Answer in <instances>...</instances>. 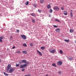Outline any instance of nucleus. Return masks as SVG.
Wrapping results in <instances>:
<instances>
[{
    "instance_id": "obj_1",
    "label": "nucleus",
    "mask_w": 76,
    "mask_h": 76,
    "mask_svg": "<svg viewBox=\"0 0 76 76\" xmlns=\"http://www.w3.org/2000/svg\"><path fill=\"white\" fill-rule=\"evenodd\" d=\"M28 65L27 64H24L22 65H21L20 66V69H23V68H25L26 66Z\"/></svg>"
},
{
    "instance_id": "obj_2",
    "label": "nucleus",
    "mask_w": 76,
    "mask_h": 76,
    "mask_svg": "<svg viewBox=\"0 0 76 76\" xmlns=\"http://www.w3.org/2000/svg\"><path fill=\"white\" fill-rule=\"evenodd\" d=\"M15 71V69H13V68L11 67L10 69L9 70V72L10 73H13V72Z\"/></svg>"
},
{
    "instance_id": "obj_3",
    "label": "nucleus",
    "mask_w": 76,
    "mask_h": 76,
    "mask_svg": "<svg viewBox=\"0 0 76 76\" xmlns=\"http://www.w3.org/2000/svg\"><path fill=\"white\" fill-rule=\"evenodd\" d=\"M53 9L54 10H55L56 11H58V10H60L59 8L57 6H55V7L53 8Z\"/></svg>"
},
{
    "instance_id": "obj_4",
    "label": "nucleus",
    "mask_w": 76,
    "mask_h": 76,
    "mask_svg": "<svg viewBox=\"0 0 76 76\" xmlns=\"http://www.w3.org/2000/svg\"><path fill=\"white\" fill-rule=\"evenodd\" d=\"M21 37L23 39H26V36L25 35H21Z\"/></svg>"
},
{
    "instance_id": "obj_5",
    "label": "nucleus",
    "mask_w": 76,
    "mask_h": 76,
    "mask_svg": "<svg viewBox=\"0 0 76 76\" xmlns=\"http://www.w3.org/2000/svg\"><path fill=\"white\" fill-rule=\"evenodd\" d=\"M62 63H63V62L62 61H58L57 62V64L58 65V66H60L62 64Z\"/></svg>"
},
{
    "instance_id": "obj_6",
    "label": "nucleus",
    "mask_w": 76,
    "mask_h": 76,
    "mask_svg": "<svg viewBox=\"0 0 76 76\" xmlns=\"http://www.w3.org/2000/svg\"><path fill=\"white\" fill-rule=\"evenodd\" d=\"M50 53H52V54H53V53H55V51H56V50H50Z\"/></svg>"
},
{
    "instance_id": "obj_7",
    "label": "nucleus",
    "mask_w": 76,
    "mask_h": 76,
    "mask_svg": "<svg viewBox=\"0 0 76 76\" xmlns=\"http://www.w3.org/2000/svg\"><path fill=\"white\" fill-rule=\"evenodd\" d=\"M22 62L23 63H25V64H28V63L26 62V60H23L22 61Z\"/></svg>"
},
{
    "instance_id": "obj_8",
    "label": "nucleus",
    "mask_w": 76,
    "mask_h": 76,
    "mask_svg": "<svg viewBox=\"0 0 76 76\" xmlns=\"http://www.w3.org/2000/svg\"><path fill=\"white\" fill-rule=\"evenodd\" d=\"M37 51L38 53L39 54V56H42V54H41V52L39 51V50H37Z\"/></svg>"
},
{
    "instance_id": "obj_9",
    "label": "nucleus",
    "mask_w": 76,
    "mask_h": 76,
    "mask_svg": "<svg viewBox=\"0 0 76 76\" xmlns=\"http://www.w3.org/2000/svg\"><path fill=\"white\" fill-rule=\"evenodd\" d=\"M4 38V37H0V42H2V39H3Z\"/></svg>"
},
{
    "instance_id": "obj_10",
    "label": "nucleus",
    "mask_w": 76,
    "mask_h": 76,
    "mask_svg": "<svg viewBox=\"0 0 76 76\" xmlns=\"http://www.w3.org/2000/svg\"><path fill=\"white\" fill-rule=\"evenodd\" d=\"M22 52V53H23V54H25L28 53L27 52V51H26V50L23 51Z\"/></svg>"
},
{
    "instance_id": "obj_11",
    "label": "nucleus",
    "mask_w": 76,
    "mask_h": 76,
    "mask_svg": "<svg viewBox=\"0 0 76 76\" xmlns=\"http://www.w3.org/2000/svg\"><path fill=\"white\" fill-rule=\"evenodd\" d=\"M64 15H65L66 16L67 15V11H64Z\"/></svg>"
},
{
    "instance_id": "obj_12",
    "label": "nucleus",
    "mask_w": 76,
    "mask_h": 76,
    "mask_svg": "<svg viewBox=\"0 0 76 76\" xmlns=\"http://www.w3.org/2000/svg\"><path fill=\"white\" fill-rule=\"evenodd\" d=\"M56 32H60V28H58L56 30Z\"/></svg>"
},
{
    "instance_id": "obj_13",
    "label": "nucleus",
    "mask_w": 76,
    "mask_h": 76,
    "mask_svg": "<svg viewBox=\"0 0 76 76\" xmlns=\"http://www.w3.org/2000/svg\"><path fill=\"white\" fill-rule=\"evenodd\" d=\"M10 67H11V65L10 64H9L7 66L8 69H10Z\"/></svg>"
},
{
    "instance_id": "obj_14",
    "label": "nucleus",
    "mask_w": 76,
    "mask_h": 76,
    "mask_svg": "<svg viewBox=\"0 0 76 76\" xmlns=\"http://www.w3.org/2000/svg\"><path fill=\"white\" fill-rule=\"evenodd\" d=\"M47 7L48 9H50V8L51 7V5H50V4L48 5L47 6Z\"/></svg>"
},
{
    "instance_id": "obj_15",
    "label": "nucleus",
    "mask_w": 76,
    "mask_h": 76,
    "mask_svg": "<svg viewBox=\"0 0 76 76\" xmlns=\"http://www.w3.org/2000/svg\"><path fill=\"white\" fill-rule=\"evenodd\" d=\"M23 47H27V45L26 43H24L23 44Z\"/></svg>"
},
{
    "instance_id": "obj_16",
    "label": "nucleus",
    "mask_w": 76,
    "mask_h": 76,
    "mask_svg": "<svg viewBox=\"0 0 76 76\" xmlns=\"http://www.w3.org/2000/svg\"><path fill=\"white\" fill-rule=\"evenodd\" d=\"M55 21L58 22H61L59 20L57 19H55Z\"/></svg>"
},
{
    "instance_id": "obj_17",
    "label": "nucleus",
    "mask_w": 76,
    "mask_h": 76,
    "mask_svg": "<svg viewBox=\"0 0 76 76\" xmlns=\"http://www.w3.org/2000/svg\"><path fill=\"white\" fill-rule=\"evenodd\" d=\"M31 16H34V17H35V14L34 13H33L31 14Z\"/></svg>"
},
{
    "instance_id": "obj_18",
    "label": "nucleus",
    "mask_w": 76,
    "mask_h": 76,
    "mask_svg": "<svg viewBox=\"0 0 76 76\" xmlns=\"http://www.w3.org/2000/svg\"><path fill=\"white\" fill-rule=\"evenodd\" d=\"M4 74L5 76H8L9 75V74H7V73H6L5 72H4Z\"/></svg>"
},
{
    "instance_id": "obj_19",
    "label": "nucleus",
    "mask_w": 76,
    "mask_h": 76,
    "mask_svg": "<svg viewBox=\"0 0 76 76\" xmlns=\"http://www.w3.org/2000/svg\"><path fill=\"white\" fill-rule=\"evenodd\" d=\"M40 3H41L42 4L43 3H44V0H40Z\"/></svg>"
},
{
    "instance_id": "obj_20",
    "label": "nucleus",
    "mask_w": 76,
    "mask_h": 76,
    "mask_svg": "<svg viewBox=\"0 0 76 76\" xmlns=\"http://www.w3.org/2000/svg\"><path fill=\"white\" fill-rule=\"evenodd\" d=\"M64 41L65 42H69V39L68 40L65 39Z\"/></svg>"
},
{
    "instance_id": "obj_21",
    "label": "nucleus",
    "mask_w": 76,
    "mask_h": 76,
    "mask_svg": "<svg viewBox=\"0 0 76 76\" xmlns=\"http://www.w3.org/2000/svg\"><path fill=\"white\" fill-rule=\"evenodd\" d=\"M41 48L42 50H45V47H44V46H43V47H41Z\"/></svg>"
},
{
    "instance_id": "obj_22",
    "label": "nucleus",
    "mask_w": 76,
    "mask_h": 76,
    "mask_svg": "<svg viewBox=\"0 0 76 76\" xmlns=\"http://www.w3.org/2000/svg\"><path fill=\"white\" fill-rule=\"evenodd\" d=\"M52 66H53L54 67H57V66H56V64H52Z\"/></svg>"
},
{
    "instance_id": "obj_23",
    "label": "nucleus",
    "mask_w": 76,
    "mask_h": 76,
    "mask_svg": "<svg viewBox=\"0 0 76 76\" xmlns=\"http://www.w3.org/2000/svg\"><path fill=\"white\" fill-rule=\"evenodd\" d=\"M32 21L33 23H35V20L34 19H32Z\"/></svg>"
},
{
    "instance_id": "obj_24",
    "label": "nucleus",
    "mask_w": 76,
    "mask_h": 76,
    "mask_svg": "<svg viewBox=\"0 0 76 76\" xmlns=\"http://www.w3.org/2000/svg\"><path fill=\"white\" fill-rule=\"evenodd\" d=\"M59 53L60 54H63V51L61 50H60L59 51Z\"/></svg>"
},
{
    "instance_id": "obj_25",
    "label": "nucleus",
    "mask_w": 76,
    "mask_h": 76,
    "mask_svg": "<svg viewBox=\"0 0 76 76\" xmlns=\"http://www.w3.org/2000/svg\"><path fill=\"white\" fill-rule=\"evenodd\" d=\"M29 4V2L28 1H26L25 3V4L26 5H28V4Z\"/></svg>"
},
{
    "instance_id": "obj_26",
    "label": "nucleus",
    "mask_w": 76,
    "mask_h": 76,
    "mask_svg": "<svg viewBox=\"0 0 76 76\" xmlns=\"http://www.w3.org/2000/svg\"><path fill=\"white\" fill-rule=\"evenodd\" d=\"M70 32L71 33H73V29H70Z\"/></svg>"
},
{
    "instance_id": "obj_27",
    "label": "nucleus",
    "mask_w": 76,
    "mask_h": 76,
    "mask_svg": "<svg viewBox=\"0 0 76 76\" xmlns=\"http://www.w3.org/2000/svg\"><path fill=\"white\" fill-rule=\"evenodd\" d=\"M16 53H18V54H19V53H20V51H17L16 52Z\"/></svg>"
},
{
    "instance_id": "obj_28",
    "label": "nucleus",
    "mask_w": 76,
    "mask_h": 76,
    "mask_svg": "<svg viewBox=\"0 0 76 76\" xmlns=\"http://www.w3.org/2000/svg\"><path fill=\"white\" fill-rule=\"evenodd\" d=\"M70 15L72 18L73 17V14H72V12H71Z\"/></svg>"
},
{
    "instance_id": "obj_29",
    "label": "nucleus",
    "mask_w": 76,
    "mask_h": 76,
    "mask_svg": "<svg viewBox=\"0 0 76 76\" xmlns=\"http://www.w3.org/2000/svg\"><path fill=\"white\" fill-rule=\"evenodd\" d=\"M13 38V37H12V36H11L10 37V39L11 40Z\"/></svg>"
},
{
    "instance_id": "obj_30",
    "label": "nucleus",
    "mask_w": 76,
    "mask_h": 76,
    "mask_svg": "<svg viewBox=\"0 0 76 76\" xmlns=\"http://www.w3.org/2000/svg\"><path fill=\"white\" fill-rule=\"evenodd\" d=\"M49 12H50V13H52V12H53V10H52L51 9H50Z\"/></svg>"
},
{
    "instance_id": "obj_31",
    "label": "nucleus",
    "mask_w": 76,
    "mask_h": 76,
    "mask_svg": "<svg viewBox=\"0 0 76 76\" xmlns=\"http://www.w3.org/2000/svg\"><path fill=\"white\" fill-rule=\"evenodd\" d=\"M10 69L7 68L6 69V70L7 72H8V71H9V70Z\"/></svg>"
},
{
    "instance_id": "obj_32",
    "label": "nucleus",
    "mask_w": 76,
    "mask_h": 76,
    "mask_svg": "<svg viewBox=\"0 0 76 76\" xmlns=\"http://www.w3.org/2000/svg\"><path fill=\"white\" fill-rule=\"evenodd\" d=\"M38 11L39 13H41V10H38Z\"/></svg>"
},
{
    "instance_id": "obj_33",
    "label": "nucleus",
    "mask_w": 76,
    "mask_h": 76,
    "mask_svg": "<svg viewBox=\"0 0 76 76\" xmlns=\"http://www.w3.org/2000/svg\"><path fill=\"white\" fill-rule=\"evenodd\" d=\"M61 9L62 10H64V7H61Z\"/></svg>"
},
{
    "instance_id": "obj_34",
    "label": "nucleus",
    "mask_w": 76,
    "mask_h": 76,
    "mask_svg": "<svg viewBox=\"0 0 76 76\" xmlns=\"http://www.w3.org/2000/svg\"><path fill=\"white\" fill-rule=\"evenodd\" d=\"M30 45L31 47L33 46V44H32V43H30Z\"/></svg>"
},
{
    "instance_id": "obj_35",
    "label": "nucleus",
    "mask_w": 76,
    "mask_h": 76,
    "mask_svg": "<svg viewBox=\"0 0 76 76\" xmlns=\"http://www.w3.org/2000/svg\"><path fill=\"white\" fill-rule=\"evenodd\" d=\"M53 26L54 28H57V27H58L56 25H53Z\"/></svg>"
},
{
    "instance_id": "obj_36",
    "label": "nucleus",
    "mask_w": 76,
    "mask_h": 76,
    "mask_svg": "<svg viewBox=\"0 0 76 76\" xmlns=\"http://www.w3.org/2000/svg\"><path fill=\"white\" fill-rule=\"evenodd\" d=\"M16 31L17 32H18V33H19V30L18 29H17L16 30Z\"/></svg>"
},
{
    "instance_id": "obj_37",
    "label": "nucleus",
    "mask_w": 76,
    "mask_h": 76,
    "mask_svg": "<svg viewBox=\"0 0 76 76\" xmlns=\"http://www.w3.org/2000/svg\"><path fill=\"white\" fill-rule=\"evenodd\" d=\"M31 76V75H29V74H28L27 75H25V76Z\"/></svg>"
},
{
    "instance_id": "obj_38",
    "label": "nucleus",
    "mask_w": 76,
    "mask_h": 76,
    "mask_svg": "<svg viewBox=\"0 0 76 76\" xmlns=\"http://www.w3.org/2000/svg\"><path fill=\"white\" fill-rule=\"evenodd\" d=\"M16 64L17 65H16V67H18V66H19V64Z\"/></svg>"
},
{
    "instance_id": "obj_39",
    "label": "nucleus",
    "mask_w": 76,
    "mask_h": 76,
    "mask_svg": "<svg viewBox=\"0 0 76 76\" xmlns=\"http://www.w3.org/2000/svg\"><path fill=\"white\" fill-rule=\"evenodd\" d=\"M22 72H24V71H25V69H22Z\"/></svg>"
},
{
    "instance_id": "obj_40",
    "label": "nucleus",
    "mask_w": 76,
    "mask_h": 76,
    "mask_svg": "<svg viewBox=\"0 0 76 76\" xmlns=\"http://www.w3.org/2000/svg\"><path fill=\"white\" fill-rule=\"evenodd\" d=\"M69 60H73V58H69Z\"/></svg>"
},
{
    "instance_id": "obj_41",
    "label": "nucleus",
    "mask_w": 76,
    "mask_h": 76,
    "mask_svg": "<svg viewBox=\"0 0 76 76\" xmlns=\"http://www.w3.org/2000/svg\"><path fill=\"white\" fill-rule=\"evenodd\" d=\"M58 73L59 74H61V71H59Z\"/></svg>"
},
{
    "instance_id": "obj_42",
    "label": "nucleus",
    "mask_w": 76,
    "mask_h": 76,
    "mask_svg": "<svg viewBox=\"0 0 76 76\" xmlns=\"http://www.w3.org/2000/svg\"><path fill=\"white\" fill-rule=\"evenodd\" d=\"M15 48V46H13L12 48V49H14Z\"/></svg>"
},
{
    "instance_id": "obj_43",
    "label": "nucleus",
    "mask_w": 76,
    "mask_h": 76,
    "mask_svg": "<svg viewBox=\"0 0 76 76\" xmlns=\"http://www.w3.org/2000/svg\"><path fill=\"white\" fill-rule=\"evenodd\" d=\"M49 17H51V15L50 14H49Z\"/></svg>"
},
{
    "instance_id": "obj_44",
    "label": "nucleus",
    "mask_w": 76,
    "mask_h": 76,
    "mask_svg": "<svg viewBox=\"0 0 76 76\" xmlns=\"http://www.w3.org/2000/svg\"><path fill=\"white\" fill-rule=\"evenodd\" d=\"M34 7H36V4H34Z\"/></svg>"
},
{
    "instance_id": "obj_45",
    "label": "nucleus",
    "mask_w": 76,
    "mask_h": 76,
    "mask_svg": "<svg viewBox=\"0 0 76 76\" xmlns=\"http://www.w3.org/2000/svg\"><path fill=\"white\" fill-rule=\"evenodd\" d=\"M72 10H71V12H72Z\"/></svg>"
},
{
    "instance_id": "obj_46",
    "label": "nucleus",
    "mask_w": 76,
    "mask_h": 76,
    "mask_svg": "<svg viewBox=\"0 0 76 76\" xmlns=\"http://www.w3.org/2000/svg\"><path fill=\"white\" fill-rule=\"evenodd\" d=\"M0 62H1V60L0 59Z\"/></svg>"
},
{
    "instance_id": "obj_47",
    "label": "nucleus",
    "mask_w": 76,
    "mask_h": 76,
    "mask_svg": "<svg viewBox=\"0 0 76 76\" xmlns=\"http://www.w3.org/2000/svg\"><path fill=\"white\" fill-rule=\"evenodd\" d=\"M75 43H76V41H75Z\"/></svg>"
},
{
    "instance_id": "obj_48",
    "label": "nucleus",
    "mask_w": 76,
    "mask_h": 76,
    "mask_svg": "<svg viewBox=\"0 0 76 76\" xmlns=\"http://www.w3.org/2000/svg\"><path fill=\"white\" fill-rule=\"evenodd\" d=\"M21 62H22V61H21Z\"/></svg>"
}]
</instances>
